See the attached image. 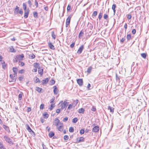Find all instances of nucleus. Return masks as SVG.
I'll use <instances>...</instances> for the list:
<instances>
[{
  "instance_id": "1",
  "label": "nucleus",
  "mask_w": 149,
  "mask_h": 149,
  "mask_svg": "<svg viewBox=\"0 0 149 149\" xmlns=\"http://www.w3.org/2000/svg\"><path fill=\"white\" fill-rule=\"evenodd\" d=\"M26 130L29 132H30L31 134L33 135V136H35V134L34 133V132L33 131L31 128L28 125H26Z\"/></svg>"
},
{
  "instance_id": "2",
  "label": "nucleus",
  "mask_w": 149,
  "mask_h": 149,
  "mask_svg": "<svg viewBox=\"0 0 149 149\" xmlns=\"http://www.w3.org/2000/svg\"><path fill=\"white\" fill-rule=\"evenodd\" d=\"M68 103H69L68 102H66V101H65L61 104V109H66V107L68 105Z\"/></svg>"
},
{
  "instance_id": "3",
  "label": "nucleus",
  "mask_w": 149,
  "mask_h": 149,
  "mask_svg": "<svg viewBox=\"0 0 149 149\" xmlns=\"http://www.w3.org/2000/svg\"><path fill=\"white\" fill-rule=\"evenodd\" d=\"M4 138L7 142L8 143H9L13 144L12 140L9 137L6 136H5L4 137Z\"/></svg>"
},
{
  "instance_id": "4",
  "label": "nucleus",
  "mask_w": 149,
  "mask_h": 149,
  "mask_svg": "<svg viewBox=\"0 0 149 149\" xmlns=\"http://www.w3.org/2000/svg\"><path fill=\"white\" fill-rule=\"evenodd\" d=\"M60 125L57 128L58 130L60 131H62L63 129V125L61 123H60Z\"/></svg>"
},
{
  "instance_id": "5",
  "label": "nucleus",
  "mask_w": 149,
  "mask_h": 149,
  "mask_svg": "<svg viewBox=\"0 0 149 149\" xmlns=\"http://www.w3.org/2000/svg\"><path fill=\"white\" fill-rule=\"evenodd\" d=\"M77 82L79 86H81L83 84V79H77Z\"/></svg>"
},
{
  "instance_id": "6",
  "label": "nucleus",
  "mask_w": 149,
  "mask_h": 149,
  "mask_svg": "<svg viewBox=\"0 0 149 149\" xmlns=\"http://www.w3.org/2000/svg\"><path fill=\"white\" fill-rule=\"evenodd\" d=\"M99 127L98 126H95L94 127L92 130V132H97L99 130Z\"/></svg>"
},
{
  "instance_id": "7",
  "label": "nucleus",
  "mask_w": 149,
  "mask_h": 149,
  "mask_svg": "<svg viewBox=\"0 0 149 149\" xmlns=\"http://www.w3.org/2000/svg\"><path fill=\"white\" fill-rule=\"evenodd\" d=\"M84 48V46L81 45L79 49L77 51V53L79 54H80L82 52Z\"/></svg>"
},
{
  "instance_id": "8",
  "label": "nucleus",
  "mask_w": 149,
  "mask_h": 149,
  "mask_svg": "<svg viewBox=\"0 0 149 149\" xmlns=\"http://www.w3.org/2000/svg\"><path fill=\"white\" fill-rule=\"evenodd\" d=\"M16 57L17 58L18 61L19 60H22L24 57V55L23 54H22L21 55H17L16 56Z\"/></svg>"
},
{
  "instance_id": "9",
  "label": "nucleus",
  "mask_w": 149,
  "mask_h": 149,
  "mask_svg": "<svg viewBox=\"0 0 149 149\" xmlns=\"http://www.w3.org/2000/svg\"><path fill=\"white\" fill-rule=\"evenodd\" d=\"M8 48L9 49V52H11L15 53L16 52V50L14 48L13 46L10 47Z\"/></svg>"
},
{
  "instance_id": "10",
  "label": "nucleus",
  "mask_w": 149,
  "mask_h": 149,
  "mask_svg": "<svg viewBox=\"0 0 149 149\" xmlns=\"http://www.w3.org/2000/svg\"><path fill=\"white\" fill-rule=\"evenodd\" d=\"M84 138L82 137H80L79 139H77V143L83 142L84 141Z\"/></svg>"
},
{
  "instance_id": "11",
  "label": "nucleus",
  "mask_w": 149,
  "mask_h": 149,
  "mask_svg": "<svg viewBox=\"0 0 149 149\" xmlns=\"http://www.w3.org/2000/svg\"><path fill=\"white\" fill-rule=\"evenodd\" d=\"M53 88H54L53 92L54 93L55 95L57 94L58 93V91L57 89L56 86H54L53 87Z\"/></svg>"
},
{
  "instance_id": "12",
  "label": "nucleus",
  "mask_w": 149,
  "mask_h": 149,
  "mask_svg": "<svg viewBox=\"0 0 149 149\" xmlns=\"http://www.w3.org/2000/svg\"><path fill=\"white\" fill-rule=\"evenodd\" d=\"M60 122L58 118H56L54 120V125L56 126H58L59 124H60Z\"/></svg>"
},
{
  "instance_id": "13",
  "label": "nucleus",
  "mask_w": 149,
  "mask_h": 149,
  "mask_svg": "<svg viewBox=\"0 0 149 149\" xmlns=\"http://www.w3.org/2000/svg\"><path fill=\"white\" fill-rule=\"evenodd\" d=\"M49 47L52 49L54 50L55 49L54 46L52 45V43L49 42L48 43Z\"/></svg>"
},
{
  "instance_id": "14",
  "label": "nucleus",
  "mask_w": 149,
  "mask_h": 149,
  "mask_svg": "<svg viewBox=\"0 0 149 149\" xmlns=\"http://www.w3.org/2000/svg\"><path fill=\"white\" fill-rule=\"evenodd\" d=\"M29 9H27V10L25 11L24 17L25 18H26L28 17L29 15Z\"/></svg>"
},
{
  "instance_id": "15",
  "label": "nucleus",
  "mask_w": 149,
  "mask_h": 149,
  "mask_svg": "<svg viewBox=\"0 0 149 149\" xmlns=\"http://www.w3.org/2000/svg\"><path fill=\"white\" fill-rule=\"evenodd\" d=\"M49 81V79L48 78H46L45 79L43 80L42 82V84H47Z\"/></svg>"
},
{
  "instance_id": "16",
  "label": "nucleus",
  "mask_w": 149,
  "mask_h": 149,
  "mask_svg": "<svg viewBox=\"0 0 149 149\" xmlns=\"http://www.w3.org/2000/svg\"><path fill=\"white\" fill-rule=\"evenodd\" d=\"M13 70L14 73V75L17 76V71L18 70V69L16 68L13 67Z\"/></svg>"
},
{
  "instance_id": "17",
  "label": "nucleus",
  "mask_w": 149,
  "mask_h": 149,
  "mask_svg": "<svg viewBox=\"0 0 149 149\" xmlns=\"http://www.w3.org/2000/svg\"><path fill=\"white\" fill-rule=\"evenodd\" d=\"M3 128L5 129V130L8 132H10V130L8 127L4 125H3Z\"/></svg>"
},
{
  "instance_id": "18",
  "label": "nucleus",
  "mask_w": 149,
  "mask_h": 149,
  "mask_svg": "<svg viewBox=\"0 0 149 149\" xmlns=\"http://www.w3.org/2000/svg\"><path fill=\"white\" fill-rule=\"evenodd\" d=\"M71 17V16L69 15L67 19L66 22L70 24Z\"/></svg>"
},
{
  "instance_id": "19",
  "label": "nucleus",
  "mask_w": 149,
  "mask_h": 149,
  "mask_svg": "<svg viewBox=\"0 0 149 149\" xmlns=\"http://www.w3.org/2000/svg\"><path fill=\"white\" fill-rule=\"evenodd\" d=\"M16 76H16V75H14L13 76L12 74H10V78H11L13 80H16Z\"/></svg>"
},
{
  "instance_id": "20",
  "label": "nucleus",
  "mask_w": 149,
  "mask_h": 149,
  "mask_svg": "<svg viewBox=\"0 0 149 149\" xmlns=\"http://www.w3.org/2000/svg\"><path fill=\"white\" fill-rule=\"evenodd\" d=\"M19 10V7L17 6H16L15 9L14 13L15 14H17Z\"/></svg>"
},
{
  "instance_id": "21",
  "label": "nucleus",
  "mask_w": 149,
  "mask_h": 149,
  "mask_svg": "<svg viewBox=\"0 0 149 149\" xmlns=\"http://www.w3.org/2000/svg\"><path fill=\"white\" fill-rule=\"evenodd\" d=\"M116 8V5L115 4H113L112 6V9L113 10L114 13L115 14L116 12L115 8Z\"/></svg>"
},
{
  "instance_id": "22",
  "label": "nucleus",
  "mask_w": 149,
  "mask_h": 149,
  "mask_svg": "<svg viewBox=\"0 0 149 149\" xmlns=\"http://www.w3.org/2000/svg\"><path fill=\"white\" fill-rule=\"evenodd\" d=\"M35 56L32 53L29 55V58L30 59H33L35 58Z\"/></svg>"
},
{
  "instance_id": "23",
  "label": "nucleus",
  "mask_w": 149,
  "mask_h": 149,
  "mask_svg": "<svg viewBox=\"0 0 149 149\" xmlns=\"http://www.w3.org/2000/svg\"><path fill=\"white\" fill-rule=\"evenodd\" d=\"M85 111V110L84 109L81 108L79 109L78 110V112L80 113H83Z\"/></svg>"
},
{
  "instance_id": "24",
  "label": "nucleus",
  "mask_w": 149,
  "mask_h": 149,
  "mask_svg": "<svg viewBox=\"0 0 149 149\" xmlns=\"http://www.w3.org/2000/svg\"><path fill=\"white\" fill-rule=\"evenodd\" d=\"M93 68L91 66H90L88 68L87 70V72L89 74L91 73V71L92 70Z\"/></svg>"
},
{
  "instance_id": "25",
  "label": "nucleus",
  "mask_w": 149,
  "mask_h": 149,
  "mask_svg": "<svg viewBox=\"0 0 149 149\" xmlns=\"http://www.w3.org/2000/svg\"><path fill=\"white\" fill-rule=\"evenodd\" d=\"M54 135V133L53 132H51L49 134V137L52 138Z\"/></svg>"
},
{
  "instance_id": "26",
  "label": "nucleus",
  "mask_w": 149,
  "mask_h": 149,
  "mask_svg": "<svg viewBox=\"0 0 149 149\" xmlns=\"http://www.w3.org/2000/svg\"><path fill=\"white\" fill-rule=\"evenodd\" d=\"M108 109L110 110V112L113 113L114 112V109L111 107L110 106L108 107Z\"/></svg>"
},
{
  "instance_id": "27",
  "label": "nucleus",
  "mask_w": 149,
  "mask_h": 149,
  "mask_svg": "<svg viewBox=\"0 0 149 149\" xmlns=\"http://www.w3.org/2000/svg\"><path fill=\"white\" fill-rule=\"evenodd\" d=\"M43 117L45 118H47L48 117V114L46 112L44 113L43 114Z\"/></svg>"
},
{
  "instance_id": "28",
  "label": "nucleus",
  "mask_w": 149,
  "mask_h": 149,
  "mask_svg": "<svg viewBox=\"0 0 149 149\" xmlns=\"http://www.w3.org/2000/svg\"><path fill=\"white\" fill-rule=\"evenodd\" d=\"M78 100H76L73 101V105H74V107L77 105V104L78 103Z\"/></svg>"
},
{
  "instance_id": "29",
  "label": "nucleus",
  "mask_w": 149,
  "mask_h": 149,
  "mask_svg": "<svg viewBox=\"0 0 149 149\" xmlns=\"http://www.w3.org/2000/svg\"><path fill=\"white\" fill-rule=\"evenodd\" d=\"M23 6L24 10L25 11L27 10H26V5L25 3H23Z\"/></svg>"
},
{
  "instance_id": "30",
  "label": "nucleus",
  "mask_w": 149,
  "mask_h": 149,
  "mask_svg": "<svg viewBox=\"0 0 149 149\" xmlns=\"http://www.w3.org/2000/svg\"><path fill=\"white\" fill-rule=\"evenodd\" d=\"M38 73L40 75H42L43 74V70L42 69L39 68L38 70Z\"/></svg>"
},
{
  "instance_id": "31",
  "label": "nucleus",
  "mask_w": 149,
  "mask_h": 149,
  "mask_svg": "<svg viewBox=\"0 0 149 149\" xmlns=\"http://www.w3.org/2000/svg\"><path fill=\"white\" fill-rule=\"evenodd\" d=\"M51 35L52 38L54 39H55L56 38V35L54 34V31H53L52 32Z\"/></svg>"
},
{
  "instance_id": "32",
  "label": "nucleus",
  "mask_w": 149,
  "mask_h": 149,
  "mask_svg": "<svg viewBox=\"0 0 149 149\" xmlns=\"http://www.w3.org/2000/svg\"><path fill=\"white\" fill-rule=\"evenodd\" d=\"M74 130L73 127H70L69 129V131L70 132H74Z\"/></svg>"
},
{
  "instance_id": "33",
  "label": "nucleus",
  "mask_w": 149,
  "mask_h": 149,
  "mask_svg": "<svg viewBox=\"0 0 149 149\" xmlns=\"http://www.w3.org/2000/svg\"><path fill=\"white\" fill-rule=\"evenodd\" d=\"M78 120V119L77 118H74L72 120V122L73 123H76Z\"/></svg>"
},
{
  "instance_id": "34",
  "label": "nucleus",
  "mask_w": 149,
  "mask_h": 149,
  "mask_svg": "<svg viewBox=\"0 0 149 149\" xmlns=\"http://www.w3.org/2000/svg\"><path fill=\"white\" fill-rule=\"evenodd\" d=\"M42 90V88H39L38 87H37L36 88V90L38 92L40 93L41 91Z\"/></svg>"
},
{
  "instance_id": "35",
  "label": "nucleus",
  "mask_w": 149,
  "mask_h": 149,
  "mask_svg": "<svg viewBox=\"0 0 149 149\" xmlns=\"http://www.w3.org/2000/svg\"><path fill=\"white\" fill-rule=\"evenodd\" d=\"M141 56L144 58H146V54L145 53H142L141 54Z\"/></svg>"
},
{
  "instance_id": "36",
  "label": "nucleus",
  "mask_w": 149,
  "mask_h": 149,
  "mask_svg": "<svg viewBox=\"0 0 149 149\" xmlns=\"http://www.w3.org/2000/svg\"><path fill=\"white\" fill-rule=\"evenodd\" d=\"M83 32H82V31H81L80 33L79 34V38L81 37L83 35Z\"/></svg>"
},
{
  "instance_id": "37",
  "label": "nucleus",
  "mask_w": 149,
  "mask_h": 149,
  "mask_svg": "<svg viewBox=\"0 0 149 149\" xmlns=\"http://www.w3.org/2000/svg\"><path fill=\"white\" fill-rule=\"evenodd\" d=\"M72 104H70L68 106L67 108V110H70L72 108Z\"/></svg>"
},
{
  "instance_id": "38",
  "label": "nucleus",
  "mask_w": 149,
  "mask_h": 149,
  "mask_svg": "<svg viewBox=\"0 0 149 149\" xmlns=\"http://www.w3.org/2000/svg\"><path fill=\"white\" fill-rule=\"evenodd\" d=\"M33 16L35 17H37L38 16V14L36 12L33 13Z\"/></svg>"
},
{
  "instance_id": "39",
  "label": "nucleus",
  "mask_w": 149,
  "mask_h": 149,
  "mask_svg": "<svg viewBox=\"0 0 149 149\" xmlns=\"http://www.w3.org/2000/svg\"><path fill=\"white\" fill-rule=\"evenodd\" d=\"M37 66V67H35L34 69H33L32 70V71L33 72H37V68H38V66Z\"/></svg>"
},
{
  "instance_id": "40",
  "label": "nucleus",
  "mask_w": 149,
  "mask_h": 149,
  "mask_svg": "<svg viewBox=\"0 0 149 149\" xmlns=\"http://www.w3.org/2000/svg\"><path fill=\"white\" fill-rule=\"evenodd\" d=\"M28 4H29V7H31V6L32 5V3L30 0H29L27 2Z\"/></svg>"
},
{
  "instance_id": "41",
  "label": "nucleus",
  "mask_w": 149,
  "mask_h": 149,
  "mask_svg": "<svg viewBox=\"0 0 149 149\" xmlns=\"http://www.w3.org/2000/svg\"><path fill=\"white\" fill-rule=\"evenodd\" d=\"M102 15V13L100 12L99 14V15H98V18L99 19H100L101 18Z\"/></svg>"
},
{
  "instance_id": "42",
  "label": "nucleus",
  "mask_w": 149,
  "mask_h": 149,
  "mask_svg": "<svg viewBox=\"0 0 149 149\" xmlns=\"http://www.w3.org/2000/svg\"><path fill=\"white\" fill-rule=\"evenodd\" d=\"M97 14V11H94L92 14V16H95Z\"/></svg>"
},
{
  "instance_id": "43",
  "label": "nucleus",
  "mask_w": 149,
  "mask_h": 149,
  "mask_svg": "<svg viewBox=\"0 0 149 149\" xmlns=\"http://www.w3.org/2000/svg\"><path fill=\"white\" fill-rule=\"evenodd\" d=\"M18 100H21L22 98V93H20L18 96Z\"/></svg>"
},
{
  "instance_id": "44",
  "label": "nucleus",
  "mask_w": 149,
  "mask_h": 149,
  "mask_svg": "<svg viewBox=\"0 0 149 149\" xmlns=\"http://www.w3.org/2000/svg\"><path fill=\"white\" fill-rule=\"evenodd\" d=\"M50 83L51 85H53L54 84L55 81L54 79H51L50 81Z\"/></svg>"
},
{
  "instance_id": "45",
  "label": "nucleus",
  "mask_w": 149,
  "mask_h": 149,
  "mask_svg": "<svg viewBox=\"0 0 149 149\" xmlns=\"http://www.w3.org/2000/svg\"><path fill=\"white\" fill-rule=\"evenodd\" d=\"M35 82L36 83H40V80L38 77H36V79L35 80Z\"/></svg>"
},
{
  "instance_id": "46",
  "label": "nucleus",
  "mask_w": 149,
  "mask_h": 149,
  "mask_svg": "<svg viewBox=\"0 0 149 149\" xmlns=\"http://www.w3.org/2000/svg\"><path fill=\"white\" fill-rule=\"evenodd\" d=\"M126 38L128 40H130L131 38V35L130 34L127 35Z\"/></svg>"
},
{
  "instance_id": "47",
  "label": "nucleus",
  "mask_w": 149,
  "mask_h": 149,
  "mask_svg": "<svg viewBox=\"0 0 149 149\" xmlns=\"http://www.w3.org/2000/svg\"><path fill=\"white\" fill-rule=\"evenodd\" d=\"M104 18L105 19H107L108 18V15L106 14H104Z\"/></svg>"
},
{
  "instance_id": "48",
  "label": "nucleus",
  "mask_w": 149,
  "mask_h": 149,
  "mask_svg": "<svg viewBox=\"0 0 149 149\" xmlns=\"http://www.w3.org/2000/svg\"><path fill=\"white\" fill-rule=\"evenodd\" d=\"M24 70L23 69L20 70L19 71V73L20 74H22L24 72Z\"/></svg>"
},
{
  "instance_id": "49",
  "label": "nucleus",
  "mask_w": 149,
  "mask_h": 149,
  "mask_svg": "<svg viewBox=\"0 0 149 149\" xmlns=\"http://www.w3.org/2000/svg\"><path fill=\"white\" fill-rule=\"evenodd\" d=\"M116 81L118 82H119L120 79L119 77L118 76V75L117 74H116Z\"/></svg>"
},
{
  "instance_id": "50",
  "label": "nucleus",
  "mask_w": 149,
  "mask_h": 149,
  "mask_svg": "<svg viewBox=\"0 0 149 149\" xmlns=\"http://www.w3.org/2000/svg\"><path fill=\"white\" fill-rule=\"evenodd\" d=\"M84 129H81L80 131V134H84Z\"/></svg>"
},
{
  "instance_id": "51",
  "label": "nucleus",
  "mask_w": 149,
  "mask_h": 149,
  "mask_svg": "<svg viewBox=\"0 0 149 149\" xmlns=\"http://www.w3.org/2000/svg\"><path fill=\"white\" fill-rule=\"evenodd\" d=\"M69 139V137L68 135H65L64 136V139L65 140H68Z\"/></svg>"
},
{
  "instance_id": "52",
  "label": "nucleus",
  "mask_w": 149,
  "mask_h": 149,
  "mask_svg": "<svg viewBox=\"0 0 149 149\" xmlns=\"http://www.w3.org/2000/svg\"><path fill=\"white\" fill-rule=\"evenodd\" d=\"M75 44V42H73L72 44H71L70 45V46L71 48H72L74 47Z\"/></svg>"
},
{
  "instance_id": "53",
  "label": "nucleus",
  "mask_w": 149,
  "mask_h": 149,
  "mask_svg": "<svg viewBox=\"0 0 149 149\" xmlns=\"http://www.w3.org/2000/svg\"><path fill=\"white\" fill-rule=\"evenodd\" d=\"M18 13H19V14H21V15H22L23 14V12L22 10V9H21L19 11Z\"/></svg>"
},
{
  "instance_id": "54",
  "label": "nucleus",
  "mask_w": 149,
  "mask_h": 149,
  "mask_svg": "<svg viewBox=\"0 0 149 149\" xmlns=\"http://www.w3.org/2000/svg\"><path fill=\"white\" fill-rule=\"evenodd\" d=\"M13 61L14 62H17L18 61H19L17 58L16 56V57L15 58L13 59Z\"/></svg>"
},
{
  "instance_id": "55",
  "label": "nucleus",
  "mask_w": 149,
  "mask_h": 149,
  "mask_svg": "<svg viewBox=\"0 0 149 149\" xmlns=\"http://www.w3.org/2000/svg\"><path fill=\"white\" fill-rule=\"evenodd\" d=\"M35 6H36V7H38V3L37 0H35Z\"/></svg>"
},
{
  "instance_id": "56",
  "label": "nucleus",
  "mask_w": 149,
  "mask_h": 149,
  "mask_svg": "<svg viewBox=\"0 0 149 149\" xmlns=\"http://www.w3.org/2000/svg\"><path fill=\"white\" fill-rule=\"evenodd\" d=\"M55 100V98L54 97L53 98H52L51 100H50V103H52L54 102V100Z\"/></svg>"
},
{
  "instance_id": "57",
  "label": "nucleus",
  "mask_w": 149,
  "mask_h": 149,
  "mask_svg": "<svg viewBox=\"0 0 149 149\" xmlns=\"http://www.w3.org/2000/svg\"><path fill=\"white\" fill-rule=\"evenodd\" d=\"M44 105L43 104H41L40 106V109H44Z\"/></svg>"
},
{
  "instance_id": "58",
  "label": "nucleus",
  "mask_w": 149,
  "mask_h": 149,
  "mask_svg": "<svg viewBox=\"0 0 149 149\" xmlns=\"http://www.w3.org/2000/svg\"><path fill=\"white\" fill-rule=\"evenodd\" d=\"M137 100H138V102H139V103H138V106H140L141 105L142 103V101H139V99H138Z\"/></svg>"
},
{
  "instance_id": "59",
  "label": "nucleus",
  "mask_w": 149,
  "mask_h": 149,
  "mask_svg": "<svg viewBox=\"0 0 149 149\" xmlns=\"http://www.w3.org/2000/svg\"><path fill=\"white\" fill-rule=\"evenodd\" d=\"M54 104H51V107L49 108V109H50V110H52L53 109V108L54 107Z\"/></svg>"
},
{
  "instance_id": "60",
  "label": "nucleus",
  "mask_w": 149,
  "mask_h": 149,
  "mask_svg": "<svg viewBox=\"0 0 149 149\" xmlns=\"http://www.w3.org/2000/svg\"><path fill=\"white\" fill-rule=\"evenodd\" d=\"M131 15L130 14H128L127 18L128 19H130L131 18Z\"/></svg>"
},
{
  "instance_id": "61",
  "label": "nucleus",
  "mask_w": 149,
  "mask_h": 149,
  "mask_svg": "<svg viewBox=\"0 0 149 149\" xmlns=\"http://www.w3.org/2000/svg\"><path fill=\"white\" fill-rule=\"evenodd\" d=\"M91 110L92 111H96V108L95 107H92V108L91 109Z\"/></svg>"
},
{
  "instance_id": "62",
  "label": "nucleus",
  "mask_w": 149,
  "mask_h": 149,
  "mask_svg": "<svg viewBox=\"0 0 149 149\" xmlns=\"http://www.w3.org/2000/svg\"><path fill=\"white\" fill-rule=\"evenodd\" d=\"M136 33V30L135 29H133L132 31V33L133 34H135Z\"/></svg>"
},
{
  "instance_id": "63",
  "label": "nucleus",
  "mask_w": 149,
  "mask_h": 149,
  "mask_svg": "<svg viewBox=\"0 0 149 149\" xmlns=\"http://www.w3.org/2000/svg\"><path fill=\"white\" fill-rule=\"evenodd\" d=\"M68 118L65 117L64 118V119L63 120V121L64 122H66V121H67L68 120Z\"/></svg>"
},
{
  "instance_id": "64",
  "label": "nucleus",
  "mask_w": 149,
  "mask_h": 149,
  "mask_svg": "<svg viewBox=\"0 0 149 149\" xmlns=\"http://www.w3.org/2000/svg\"><path fill=\"white\" fill-rule=\"evenodd\" d=\"M125 40V38H123L121 39L120 40V42H121L123 43L124 42Z\"/></svg>"
}]
</instances>
